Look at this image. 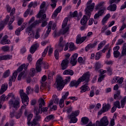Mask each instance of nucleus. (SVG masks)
<instances>
[{"instance_id":"obj_22","label":"nucleus","mask_w":126,"mask_h":126,"mask_svg":"<svg viewBox=\"0 0 126 126\" xmlns=\"http://www.w3.org/2000/svg\"><path fill=\"white\" fill-rule=\"evenodd\" d=\"M39 48V44L38 43H35L33 45H32L30 49V52L31 54H34L35 52H36V50H37V48Z\"/></svg>"},{"instance_id":"obj_20","label":"nucleus","mask_w":126,"mask_h":126,"mask_svg":"<svg viewBox=\"0 0 126 126\" xmlns=\"http://www.w3.org/2000/svg\"><path fill=\"white\" fill-rule=\"evenodd\" d=\"M62 7L61 6H59L54 12L52 14V18H56V16H58V14L62 11Z\"/></svg>"},{"instance_id":"obj_59","label":"nucleus","mask_w":126,"mask_h":126,"mask_svg":"<svg viewBox=\"0 0 126 126\" xmlns=\"http://www.w3.org/2000/svg\"><path fill=\"white\" fill-rule=\"evenodd\" d=\"M45 13V10H41L40 12L38 13L37 15L38 18H41L43 16H42V14H44Z\"/></svg>"},{"instance_id":"obj_28","label":"nucleus","mask_w":126,"mask_h":126,"mask_svg":"<svg viewBox=\"0 0 126 126\" xmlns=\"http://www.w3.org/2000/svg\"><path fill=\"white\" fill-rule=\"evenodd\" d=\"M63 75H73L74 72L71 69L65 70L63 72Z\"/></svg>"},{"instance_id":"obj_46","label":"nucleus","mask_w":126,"mask_h":126,"mask_svg":"<svg viewBox=\"0 0 126 126\" xmlns=\"http://www.w3.org/2000/svg\"><path fill=\"white\" fill-rule=\"evenodd\" d=\"M101 57H102V52H97L95 55V60L96 61L99 60V59H100V58H101Z\"/></svg>"},{"instance_id":"obj_23","label":"nucleus","mask_w":126,"mask_h":126,"mask_svg":"<svg viewBox=\"0 0 126 126\" xmlns=\"http://www.w3.org/2000/svg\"><path fill=\"white\" fill-rule=\"evenodd\" d=\"M97 45V41H94V43H90L89 44L87 47L85 48V51L86 52H88L90 49H92L93 48H95V46Z\"/></svg>"},{"instance_id":"obj_6","label":"nucleus","mask_w":126,"mask_h":126,"mask_svg":"<svg viewBox=\"0 0 126 126\" xmlns=\"http://www.w3.org/2000/svg\"><path fill=\"white\" fill-rule=\"evenodd\" d=\"M90 73L89 72H87L83 74L82 77L79 78V80L81 82H83L85 81L86 83H88L90 79Z\"/></svg>"},{"instance_id":"obj_43","label":"nucleus","mask_w":126,"mask_h":126,"mask_svg":"<svg viewBox=\"0 0 126 126\" xmlns=\"http://www.w3.org/2000/svg\"><path fill=\"white\" fill-rule=\"evenodd\" d=\"M31 124L32 126H40V124L37 122V120L36 119H33Z\"/></svg>"},{"instance_id":"obj_63","label":"nucleus","mask_w":126,"mask_h":126,"mask_svg":"<svg viewBox=\"0 0 126 126\" xmlns=\"http://www.w3.org/2000/svg\"><path fill=\"white\" fill-rule=\"evenodd\" d=\"M108 27L107 26H104L101 30V34H102L103 33H105V31H106Z\"/></svg>"},{"instance_id":"obj_36","label":"nucleus","mask_w":126,"mask_h":126,"mask_svg":"<svg viewBox=\"0 0 126 126\" xmlns=\"http://www.w3.org/2000/svg\"><path fill=\"white\" fill-rule=\"evenodd\" d=\"M55 119V116L53 115H50L46 117L45 119V122L48 123V122H50L51 120H54Z\"/></svg>"},{"instance_id":"obj_61","label":"nucleus","mask_w":126,"mask_h":126,"mask_svg":"<svg viewBox=\"0 0 126 126\" xmlns=\"http://www.w3.org/2000/svg\"><path fill=\"white\" fill-rule=\"evenodd\" d=\"M54 56H55V58L56 60H59V51H58V50H56L55 51Z\"/></svg>"},{"instance_id":"obj_45","label":"nucleus","mask_w":126,"mask_h":126,"mask_svg":"<svg viewBox=\"0 0 126 126\" xmlns=\"http://www.w3.org/2000/svg\"><path fill=\"white\" fill-rule=\"evenodd\" d=\"M33 118V114H30L28 116V125H31V122H30V121H31V120H32V118Z\"/></svg>"},{"instance_id":"obj_35","label":"nucleus","mask_w":126,"mask_h":126,"mask_svg":"<svg viewBox=\"0 0 126 126\" xmlns=\"http://www.w3.org/2000/svg\"><path fill=\"white\" fill-rule=\"evenodd\" d=\"M39 23H42L41 20H36L31 25L32 27V28H35V26H37V25H39Z\"/></svg>"},{"instance_id":"obj_64","label":"nucleus","mask_w":126,"mask_h":126,"mask_svg":"<svg viewBox=\"0 0 126 126\" xmlns=\"http://www.w3.org/2000/svg\"><path fill=\"white\" fill-rule=\"evenodd\" d=\"M77 11H75L73 13H70L71 17H77Z\"/></svg>"},{"instance_id":"obj_56","label":"nucleus","mask_w":126,"mask_h":126,"mask_svg":"<svg viewBox=\"0 0 126 126\" xmlns=\"http://www.w3.org/2000/svg\"><path fill=\"white\" fill-rule=\"evenodd\" d=\"M124 42L125 41H124V39L123 38H120L118 40V41L116 43V45L119 46L120 45H123V44H124Z\"/></svg>"},{"instance_id":"obj_17","label":"nucleus","mask_w":126,"mask_h":126,"mask_svg":"<svg viewBox=\"0 0 126 126\" xmlns=\"http://www.w3.org/2000/svg\"><path fill=\"white\" fill-rule=\"evenodd\" d=\"M8 36L7 35H4L2 40L0 41V43L1 45H6V44H10V40L9 39H7Z\"/></svg>"},{"instance_id":"obj_14","label":"nucleus","mask_w":126,"mask_h":126,"mask_svg":"<svg viewBox=\"0 0 126 126\" xmlns=\"http://www.w3.org/2000/svg\"><path fill=\"white\" fill-rule=\"evenodd\" d=\"M9 104L11 106H12V104L13 105V107L15 108V109H18L19 107H20V102L18 100H15V101L13 102V101L12 100H10L9 101Z\"/></svg>"},{"instance_id":"obj_24","label":"nucleus","mask_w":126,"mask_h":126,"mask_svg":"<svg viewBox=\"0 0 126 126\" xmlns=\"http://www.w3.org/2000/svg\"><path fill=\"white\" fill-rule=\"evenodd\" d=\"M46 17H47V15H46V14H44L41 17V19L39 20H41V23H42L41 25L42 27H45V26H46L48 24V23H47V21L45 20Z\"/></svg>"},{"instance_id":"obj_4","label":"nucleus","mask_w":126,"mask_h":126,"mask_svg":"<svg viewBox=\"0 0 126 126\" xmlns=\"http://www.w3.org/2000/svg\"><path fill=\"white\" fill-rule=\"evenodd\" d=\"M96 126H107L109 125V121L107 117H103L100 121H96L95 123Z\"/></svg>"},{"instance_id":"obj_51","label":"nucleus","mask_w":126,"mask_h":126,"mask_svg":"<svg viewBox=\"0 0 126 126\" xmlns=\"http://www.w3.org/2000/svg\"><path fill=\"white\" fill-rule=\"evenodd\" d=\"M114 106L116 107V108H118V109H121V104L120 103V101L117 100L114 102Z\"/></svg>"},{"instance_id":"obj_37","label":"nucleus","mask_w":126,"mask_h":126,"mask_svg":"<svg viewBox=\"0 0 126 126\" xmlns=\"http://www.w3.org/2000/svg\"><path fill=\"white\" fill-rule=\"evenodd\" d=\"M81 122L83 125H87L89 122V119L87 117H83L81 119Z\"/></svg>"},{"instance_id":"obj_54","label":"nucleus","mask_w":126,"mask_h":126,"mask_svg":"<svg viewBox=\"0 0 126 126\" xmlns=\"http://www.w3.org/2000/svg\"><path fill=\"white\" fill-rule=\"evenodd\" d=\"M126 96H125L124 99H123L121 101L122 108H125V106L126 105Z\"/></svg>"},{"instance_id":"obj_60","label":"nucleus","mask_w":126,"mask_h":126,"mask_svg":"<svg viewBox=\"0 0 126 126\" xmlns=\"http://www.w3.org/2000/svg\"><path fill=\"white\" fill-rule=\"evenodd\" d=\"M70 76H67L66 77L65 79L63 80L64 84H66L68 82H70Z\"/></svg>"},{"instance_id":"obj_42","label":"nucleus","mask_w":126,"mask_h":126,"mask_svg":"<svg viewBox=\"0 0 126 126\" xmlns=\"http://www.w3.org/2000/svg\"><path fill=\"white\" fill-rule=\"evenodd\" d=\"M53 99L55 104H59V102H60V100H59V98H58V96H57V95H53Z\"/></svg>"},{"instance_id":"obj_10","label":"nucleus","mask_w":126,"mask_h":126,"mask_svg":"<svg viewBox=\"0 0 126 126\" xmlns=\"http://www.w3.org/2000/svg\"><path fill=\"white\" fill-rule=\"evenodd\" d=\"M9 18H10V17H9V15H7L5 19L2 21L0 23V32L4 28V26L5 25H7V23L9 22Z\"/></svg>"},{"instance_id":"obj_5","label":"nucleus","mask_w":126,"mask_h":126,"mask_svg":"<svg viewBox=\"0 0 126 126\" xmlns=\"http://www.w3.org/2000/svg\"><path fill=\"white\" fill-rule=\"evenodd\" d=\"M56 83L57 85V89H58V90L63 89V88L64 87V85H65L64 82L63 81V79L62 77H58L56 79Z\"/></svg>"},{"instance_id":"obj_33","label":"nucleus","mask_w":126,"mask_h":126,"mask_svg":"<svg viewBox=\"0 0 126 126\" xmlns=\"http://www.w3.org/2000/svg\"><path fill=\"white\" fill-rule=\"evenodd\" d=\"M69 119H70V121L69 122L70 124L72 123L73 124H75L76 123H77L78 119L74 116L70 117V115H69Z\"/></svg>"},{"instance_id":"obj_55","label":"nucleus","mask_w":126,"mask_h":126,"mask_svg":"<svg viewBox=\"0 0 126 126\" xmlns=\"http://www.w3.org/2000/svg\"><path fill=\"white\" fill-rule=\"evenodd\" d=\"M95 70H98V69H100L101 68V64L99 63V62H97L95 63Z\"/></svg>"},{"instance_id":"obj_15","label":"nucleus","mask_w":126,"mask_h":126,"mask_svg":"<svg viewBox=\"0 0 126 126\" xmlns=\"http://www.w3.org/2000/svg\"><path fill=\"white\" fill-rule=\"evenodd\" d=\"M34 114H35V118L37 121H39L41 119V115L39 114H42V110L38 109V107H34Z\"/></svg>"},{"instance_id":"obj_30","label":"nucleus","mask_w":126,"mask_h":126,"mask_svg":"<svg viewBox=\"0 0 126 126\" xmlns=\"http://www.w3.org/2000/svg\"><path fill=\"white\" fill-rule=\"evenodd\" d=\"M66 44V42H65V40H63V36H61L58 42V44L60 46H62L63 47H64Z\"/></svg>"},{"instance_id":"obj_58","label":"nucleus","mask_w":126,"mask_h":126,"mask_svg":"<svg viewBox=\"0 0 126 126\" xmlns=\"http://www.w3.org/2000/svg\"><path fill=\"white\" fill-rule=\"evenodd\" d=\"M113 55L114 58L118 59V58L121 56V53H120L119 51H114Z\"/></svg>"},{"instance_id":"obj_8","label":"nucleus","mask_w":126,"mask_h":126,"mask_svg":"<svg viewBox=\"0 0 126 126\" xmlns=\"http://www.w3.org/2000/svg\"><path fill=\"white\" fill-rule=\"evenodd\" d=\"M68 48L69 49V52H72V51H74V50H75L74 43L72 42L66 43L64 46V51H67V50H68Z\"/></svg>"},{"instance_id":"obj_44","label":"nucleus","mask_w":126,"mask_h":126,"mask_svg":"<svg viewBox=\"0 0 126 126\" xmlns=\"http://www.w3.org/2000/svg\"><path fill=\"white\" fill-rule=\"evenodd\" d=\"M25 66H26L25 63H24V64H22L20 67H19V68L17 70V71L15 72H17H17L22 71V70H23V68H24V67H25Z\"/></svg>"},{"instance_id":"obj_1","label":"nucleus","mask_w":126,"mask_h":126,"mask_svg":"<svg viewBox=\"0 0 126 126\" xmlns=\"http://www.w3.org/2000/svg\"><path fill=\"white\" fill-rule=\"evenodd\" d=\"M43 58L39 59L36 62V69L37 72H40L42 70L41 69V66H43L44 68L48 69L49 68V64L47 62H43Z\"/></svg>"},{"instance_id":"obj_41","label":"nucleus","mask_w":126,"mask_h":126,"mask_svg":"<svg viewBox=\"0 0 126 126\" xmlns=\"http://www.w3.org/2000/svg\"><path fill=\"white\" fill-rule=\"evenodd\" d=\"M35 74H36V69L34 68H32L30 69V75H31V76H34Z\"/></svg>"},{"instance_id":"obj_38","label":"nucleus","mask_w":126,"mask_h":126,"mask_svg":"<svg viewBox=\"0 0 126 126\" xmlns=\"http://www.w3.org/2000/svg\"><path fill=\"white\" fill-rule=\"evenodd\" d=\"M105 45H106V41H103L102 42H100L99 44L98 48H97L98 51L100 50V49H102V48H103V47H104V46H105Z\"/></svg>"},{"instance_id":"obj_27","label":"nucleus","mask_w":126,"mask_h":126,"mask_svg":"<svg viewBox=\"0 0 126 126\" xmlns=\"http://www.w3.org/2000/svg\"><path fill=\"white\" fill-rule=\"evenodd\" d=\"M87 21H88V17H87L86 15H84L81 19L80 23L81 25H86Z\"/></svg>"},{"instance_id":"obj_18","label":"nucleus","mask_w":126,"mask_h":126,"mask_svg":"<svg viewBox=\"0 0 126 126\" xmlns=\"http://www.w3.org/2000/svg\"><path fill=\"white\" fill-rule=\"evenodd\" d=\"M81 83V82H80V80L79 79H78L77 81L76 80H73L71 81L70 83V87H77L79 84Z\"/></svg>"},{"instance_id":"obj_47","label":"nucleus","mask_w":126,"mask_h":126,"mask_svg":"<svg viewBox=\"0 0 126 126\" xmlns=\"http://www.w3.org/2000/svg\"><path fill=\"white\" fill-rule=\"evenodd\" d=\"M79 113H80L79 110H76L74 112L72 113L70 116V117H77L79 115Z\"/></svg>"},{"instance_id":"obj_52","label":"nucleus","mask_w":126,"mask_h":126,"mask_svg":"<svg viewBox=\"0 0 126 126\" xmlns=\"http://www.w3.org/2000/svg\"><path fill=\"white\" fill-rule=\"evenodd\" d=\"M63 48L64 47L62 46V45H60V44H58L57 46H56V50H57V51L58 52H62V51L63 50Z\"/></svg>"},{"instance_id":"obj_32","label":"nucleus","mask_w":126,"mask_h":126,"mask_svg":"<svg viewBox=\"0 0 126 126\" xmlns=\"http://www.w3.org/2000/svg\"><path fill=\"white\" fill-rule=\"evenodd\" d=\"M111 108V105L110 104H107L105 105H103L102 106V110H103V112L105 113V112L108 111V110L110 109Z\"/></svg>"},{"instance_id":"obj_2","label":"nucleus","mask_w":126,"mask_h":126,"mask_svg":"<svg viewBox=\"0 0 126 126\" xmlns=\"http://www.w3.org/2000/svg\"><path fill=\"white\" fill-rule=\"evenodd\" d=\"M86 13L89 18L91 16V12L94 10L95 3H92V0L88 1L86 4Z\"/></svg>"},{"instance_id":"obj_3","label":"nucleus","mask_w":126,"mask_h":126,"mask_svg":"<svg viewBox=\"0 0 126 126\" xmlns=\"http://www.w3.org/2000/svg\"><path fill=\"white\" fill-rule=\"evenodd\" d=\"M20 94L23 105H24V106H28V104L29 103V97H28L27 94L24 93L23 90H21L20 91Z\"/></svg>"},{"instance_id":"obj_19","label":"nucleus","mask_w":126,"mask_h":126,"mask_svg":"<svg viewBox=\"0 0 126 126\" xmlns=\"http://www.w3.org/2000/svg\"><path fill=\"white\" fill-rule=\"evenodd\" d=\"M88 83H86L85 85H83L80 88L81 93H83L84 92H86V91H88V90H90L89 87H88Z\"/></svg>"},{"instance_id":"obj_11","label":"nucleus","mask_w":126,"mask_h":126,"mask_svg":"<svg viewBox=\"0 0 126 126\" xmlns=\"http://www.w3.org/2000/svg\"><path fill=\"white\" fill-rule=\"evenodd\" d=\"M87 36L81 37V34H79L77 35L76 43V44H82L86 40Z\"/></svg>"},{"instance_id":"obj_34","label":"nucleus","mask_w":126,"mask_h":126,"mask_svg":"<svg viewBox=\"0 0 126 126\" xmlns=\"http://www.w3.org/2000/svg\"><path fill=\"white\" fill-rule=\"evenodd\" d=\"M110 14H107L102 19V24L105 25V23H106L107 21L110 18Z\"/></svg>"},{"instance_id":"obj_39","label":"nucleus","mask_w":126,"mask_h":126,"mask_svg":"<svg viewBox=\"0 0 126 126\" xmlns=\"http://www.w3.org/2000/svg\"><path fill=\"white\" fill-rule=\"evenodd\" d=\"M51 31H52V27L51 26H48V30L46 31V33L45 34V38H47L48 36H49V34L51 33Z\"/></svg>"},{"instance_id":"obj_7","label":"nucleus","mask_w":126,"mask_h":126,"mask_svg":"<svg viewBox=\"0 0 126 126\" xmlns=\"http://www.w3.org/2000/svg\"><path fill=\"white\" fill-rule=\"evenodd\" d=\"M39 103V109L40 111H42V113H44V112H47L48 109L49 107H46L45 108H42V107L45 105L46 103H45V101L43 100V98H41L40 100L38 101Z\"/></svg>"},{"instance_id":"obj_29","label":"nucleus","mask_w":126,"mask_h":126,"mask_svg":"<svg viewBox=\"0 0 126 126\" xmlns=\"http://www.w3.org/2000/svg\"><path fill=\"white\" fill-rule=\"evenodd\" d=\"M121 54L122 55L120 56V58L126 56V43H124L123 45Z\"/></svg>"},{"instance_id":"obj_16","label":"nucleus","mask_w":126,"mask_h":126,"mask_svg":"<svg viewBox=\"0 0 126 126\" xmlns=\"http://www.w3.org/2000/svg\"><path fill=\"white\" fill-rule=\"evenodd\" d=\"M16 77H17V72H14L13 73V75L11 78L9 80V86L11 87L12 85V82H14L15 81V79H16Z\"/></svg>"},{"instance_id":"obj_26","label":"nucleus","mask_w":126,"mask_h":126,"mask_svg":"<svg viewBox=\"0 0 126 126\" xmlns=\"http://www.w3.org/2000/svg\"><path fill=\"white\" fill-rule=\"evenodd\" d=\"M107 10H110V11H116L117 9V5L116 4H110V5L107 7Z\"/></svg>"},{"instance_id":"obj_12","label":"nucleus","mask_w":126,"mask_h":126,"mask_svg":"<svg viewBox=\"0 0 126 126\" xmlns=\"http://www.w3.org/2000/svg\"><path fill=\"white\" fill-rule=\"evenodd\" d=\"M78 57V54H74L72 56L70 59V63L73 66L76 65L77 63V58Z\"/></svg>"},{"instance_id":"obj_48","label":"nucleus","mask_w":126,"mask_h":126,"mask_svg":"<svg viewBox=\"0 0 126 126\" xmlns=\"http://www.w3.org/2000/svg\"><path fill=\"white\" fill-rule=\"evenodd\" d=\"M68 21V18H65L63 21V23L62 25V28H64L66 25H67V22Z\"/></svg>"},{"instance_id":"obj_25","label":"nucleus","mask_w":126,"mask_h":126,"mask_svg":"<svg viewBox=\"0 0 126 126\" xmlns=\"http://www.w3.org/2000/svg\"><path fill=\"white\" fill-rule=\"evenodd\" d=\"M25 108H26V107H25L24 105L22 106L20 112H18L15 115V117L16 118V119H20V117H21L23 113V110H24Z\"/></svg>"},{"instance_id":"obj_40","label":"nucleus","mask_w":126,"mask_h":126,"mask_svg":"<svg viewBox=\"0 0 126 126\" xmlns=\"http://www.w3.org/2000/svg\"><path fill=\"white\" fill-rule=\"evenodd\" d=\"M10 74V71L9 70H7L4 72L3 74V78H6V77H8L9 76V74Z\"/></svg>"},{"instance_id":"obj_21","label":"nucleus","mask_w":126,"mask_h":126,"mask_svg":"<svg viewBox=\"0 0 126 126\" xmlns=\"http://www.w3.org/2000/svg\"><path fill=\"white\" fill-rule=\"evenodd\" d=\"M105 4V2H100L95 6V9L96 10H98V9H103L106 10V7L104 6V4Z\"/></svg>"},{"instance_id":"obj_13","label":"nucleus","mask_w":126,"mask_h":126,"mask_svg":"<svg viewBox=\"0 0 126 126\" xmlns=\"http://www.w3.org/2000/svg\"><path fill=\"white\" fill-rule=\"evenodd\" d=\"M68 66V59H66L65 60H63L61 63V68L63 70H64V69H66L67 67Z\"/></svg>"},{"instance_id":"obj_9","label":"nucleus","mask_w":126,"mask_h":126,"mask_svg":"<svg viewBox=\"0 0 126 126\" xmlns=\"http://www.w3.org/2000/svg\"><path fill=\"white\" fill-rule=\"evenodd\" d=\"M9 18H10V17H9V15H7L5 19L2 21L0 23V32L4 28V26L5 25H7V23L9 22Z\"/></svg>"},{"instance_id":"obj_62","label":"nucleus","mask_w":126,"mask_h":126,"mask_svg":"<svg viewBox=\"0 0 126 126\" xmlns=\"http://www.w3.org/2000/svg\"><path fill=\"white\" fill-rule=\"evenodd\" d=\"M7 84H3L1 86V89L4 91H6L7 90Z\"/></svg>"},{"instance_id":"obj_31","label":"nucleus","mask_w":126,"mask_h":126,"mask_svg":"<svg viewBox=\"0 0 126 126\" xmlns=\"http://www.w3.org/2000/svg\"><path fill=\"white\" fill-rule=\"evenodd\" d=\"M11 56L9 55H5L0 56V61H6V60H10Z\"/></svg>"},{"instance_id":"obj_50","label":"nucleus","mask_w":126,"mask_h":126,"mask_svg":"<svg viewBox=\"0 0 126 126\" xmlns=\"http://www.w3.org/2000/svg\"><path fill=\"white\" fill-rule=\"evenodd\" d=\"M40 32H41V30L40 29H38L35 33V35L34 36L35 39H38V38H40Z\"/></svg>"},{"instance_id":"obj_57","label":"nucleus","mask_w":126,"mask_h":126,"mask_svg":"<svg viewBox=\"0 0 126 126\" xmlns=\"http://www.w3.org/2000/svg\"><path fill=\"white\" fill-rule=\"evenodd\" d=\"M59 106L60 108H63V106H64V100H63V99L61 98L60 99V101L59 102Z\"/></svg>"},{"instance_id":"obj_53","label":"nucleus","mask_w":126,"mask_h":126,"mask_svg":"<svg viewBox=\"0 0 126 126\" xmlns=\"http://www.w3.org/2000/svg\"><path fill=\"white\" fill-rule=\"evenodd\" d=\"M106 71L107 73H108L109 75H112V74H113V70L110 66L106 68Z\"/></svg>"},{"instance_id":"obj_49","label":"nucleus","mask_w":126,"mask_h":126,"mask_svg":"<svg viewBox=\"0 0 126 126\" xmlns=\"http://www.w3.org/2000/svg\"><path fill=\"white\" fill-rule=\"evenodd\" d=\"M9 49H10V47L6 45H5L1 47V50H2L3 52H9Z\"/></svg>"}]
</instances>
